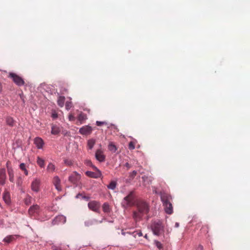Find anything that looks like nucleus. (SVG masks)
I'll list each match as a JSON object with an SVG mask.
<instances>
[{"label": "nucleus", "mask_w": 250, "mask_h": 250, "mask_svg": "<svg viewBox=\"0 0 250 250\" xmlns=\"http://www.w3.org/2000/svg\"><path fill=\"white\" fill-rule=\"evenodd\" d=\"M137 211L133 212V218L136 221L140 220L142 217L147 214L149 211L147 204L144 201H139L137 204Z\"/></svg>", "instance_id": "f257e3e1"}, {"label": "nucleus", "mask_w": 250, "mask_h": 250, "mask_svg": "<svg viewBox=\"0 0 250 250\" xmlns=\"http://www.w3.org/2000/svg\"><path fill=\"white\" fill-rule=\"evenodd\" d=\"M161 199L165 207V210L167 214H171L173 212V207L171 203L172 197L169 194L162 192L160 194Z\"/></svg>", "instance_id": "f03ea898"}, {"label": "nucleus", "mask_w": 250, "mask_h": 250, "mask_svg": "<svg viewBox=\"0 0 250 250\" xmlns=\"http://www.w3.org/2000/svg\"><path fill=\"white\" fill-rule=\"evenodd\" d=\"M151 229L155 235H160L164 232V226L161 221H155L151 225Z\"/></svg>", "instance_id": "7ed1b4c3"}, {"label": "nucleus", "mask_w": 250, "mask_h": 250, "mask_svg": "<svg viewBox=\"0 0 250 250\" xmlns=\"http://www.w3.org/2000/svg\"><path fill=\"white\" fill-rule=\"evenodd\" d=\"M8 77L11 78L13 82L19 86H22L25 84L23 79L15 73H10Z\"/></svg>", "instance_id": "20e7f679"}, {"label": "nucleus", "mask_w": 250, "mask_h": 250, "mask_svg": "<svg viewBox=\"0 0 250 250\" xmlns=\"http://www.w3.org/2000/svg\"><path fill=\"white\" fill-rule=\"evenodd\" d=\"M134 203V193L133 191H131L127 196L124 198L122 204L124 206H131Z\"/></svg>", "instance_id": "39448f33"}, {"label": "nucleus", "mask_w": 250, "mask_h": 250, "mask_svg": "<svg viewBox=\"0 0 250 250\" xmlns=\"http://www.w3.org/2000/svg\"><path fill=\"white\" fill-rule=\"evenodd\" d=\"M88 207L89 209L95 212L99 213L101 204L97 201H91L88 203Z\"/></svg>", "instance_id": "423d86ee"}, {"label": "nucleus", "mask_w": 250, "mask_h": 250, "mask_svg": "<svg viewBox=\"0 0 250 250\" xmlns=\"http://www.w3.org/2000/svg\"><path fill=\"white\" fill-rule=\"evenodd\" d=\"M41 180L39 179H35L31 183V188L34 192H38L40 191Z\"/></svg>", "instance_id": "0eeeda50"}, {"label": "nucleus", "mask_w": 250, "mask_h": 250, "mask_svg": "<svg viewBox=\"0 0 250 250\" xmlns=\"http://www.w3.org/2000/svg\"><path fill=\"white\" fill-rule=\"evenodd\" d=\"M93 168L97 170L96 172L87 171L85 172V174L87 176L91 178H98L100 177L102 175L101 171L98 169L96 167H93Z\"/></svg>", "instance_id": "6e6552de"}, {"label": "nucleus", "mask_w": 250, "mask_h": 250, "mask_svg": "<svg viewBox=\"0 0 250 250\" xmlns=\"http://www.w3.org/2000/svg\"><path fill=\"white\" fill-rule=\"evenodd\" d=\"M92 128L89 125H85L81 127L79 130V132L83 135H88L91 133Z\"/></svg>", "instance_id": "1a4fd4ad"}, {"label": "nucleus", "mask_w": 250, "mask_h": 250, "mask_svg": "<svg viewBox=\"0 0 250 250\" xmlns=\"http://www.w3.org/2000/svg\"><path fill=\"white\" fill-rule=\"evenodd\" d=\"M95 157L99 162H102L105 161V156L104 152L101 149H98L95 153Z\"/></svg>", "instance_id": "9d476101"}, {"label": "nucleus", "mask_w": 250, "mask_h": 250, "mask_svg": "<svg viewBox=\"0 0 250 250\" xmlns=\"http://www.w3.org/2000/svg\"><path fill=\"white\" fill-rule=\"evenodd\" d=\"M53 183L56 189L58 191H60L62 190V187L61 185V180L58 176H56L54 177L53 180Z\"/></svg>", "instance_id": "9b49d317"}, {"label": "nucleus", "mask_w": 250, "mask_h": 250, "mask_svg": "<svg viewBox=\"0 0 250 250\" xmlns=\"http://www.w3.org/2000/svg\"><path fill=\"white\" fill-rule=\"evenodd\" d=\"M39 212L40 207L37 205L31 206L28 210V212L30 215H34L35 214H38Z\"/></svg>", "instance_id": "f8f14e48"}, {"label": "nucleus", "mask_w": 250, "mask_h": 250, "mask_svg": "<svg viewBox=\"0 0 250 250\" xmlns=\"http://www.w3.org/2000/svg\"><path fill=\"white\" fill-rule=\"evenodd\" d=\"M34 143L38 149L42 148L44 145L43 140L40 137H36L34 139Z\"/></svg>", "instance_id": "ddd939ff"}, {"label": "nucleus", "mask_w": 250, "mask_h": 250, "mask_svg": "<svg viewBox=\"0 0 250 250\" xmlns=\"http://www.w3.org/2000/svg\"><path fill=\"white\" fill-rule=\"evenodd\" d=\"M6 178V171L5 169H0V184L3 185L5 183Z\"/></svg>", "instance_id": "4468645a"}, {"label": "nucleus", "mask_w": 250, "mask_h": 250, "mask_svg": "<svg viewBox=\"0 0 250 250\" xmlns=\"http://www.w3.org/2000/svg\"><path fill=\"white\" fill-rule=\"evenodd\" d=\"M3 199L4 202L7 204H9L11 202V199H10V193L7 191L5 190V191L3 193Z\"/></svg>", "instance_id": "2eb2a0df"}, {"label": "nucleus", "mask_w": 250, "mask_h": 250, "mask_svg": "<svg viewBox=\"0 0 250 250\" xmlns=\"http://www.w3.org/2000/svg\"><path fill=\"white\" fill-rule=\"evenodd\" d=\"M19 236V235H10L5 237L3 241L6 243L9 244L16 239V237Z\"/></svg>", "instance_id": "dca6fc26"}, {"label": "nucleus", "mask_w": 250, "mask_h": 250, "mask_svg": "<svg viewBox=\"0 0 250 250\" xmlns=\"http://www.w3.org/2000/svg\"><path fill=\"white\" fill-rule=\"evenodd\" d=\"M7 172L9 176V181L12 182L14 183V170L12 167H8V170Z\"/></svg>", "instance_id": "f3484780"}, {"label": "nucleus", "mask_w": 250, "mask_h": 250, "mask_svg": "<svg viewBox=\"0 0 250 250\" xmlns=\"http://www.w3.org/2000/svg\"><path fill=\"white\" fill-rule=\"evenodd\" d=\"M108 149L112 153H115L117 150V147L114 143L110 142L108 145Z\"/></svg>", "instance_id": "a211bd4d"}, {"label": "nucleus", "mask_w": 250, "mask_h": 250, "mask_svg": "<svg viewBox=\"0 0 250 250\" xmlns=\"http://www.w3.org/2000/svg\"><path fill=\"white\" fill-rule=\"evenodd\" d=\"M61 131L60 127L56 125H53L51 128V133L53 135H57Z\"/></svg>", "instance_id": "6ab92c4d"}, {"label": "nucleus", "mask_w": 250, "mask_h": 250, "mask_svg": "<svg viewBox=\"0 0 250 250\" xmlns=\"http://www.w3.org/2000/svg\"><path fill=\"white\" fill-rule=\"evenodd\" d=\"M6 122L7 125L10 126H13L15 124V121L13 118L9 116L6 117Z\"/></svg>", "instance_id": "aec40b11"}, {"label": "nucleus", "mask_w": 250, "mask_h": 250, "mask_svg": "<svg viewBox=\"0 0 250 250\" xmlns=\"http://www.w3.org/2000/svg\"><path fill=\"white\" fill-rule=\"evenodd\" d=\"M102 208H103V211L105 213H108L110 212L111 209H110V206H109L108 203H104L103 205Z\"/></svg>", "instance_id": "412c9836"}, {"label": "nucleus", "mask_w": 250, "mask_h": 250, "mask_svg": "<svg viewBox=\"0 0 250 250\" xmlns=\"http://www.w3.org/2000/svg\"><path fill=\"white\" fill-rule=\"evenodd\" d=\"M74 175H72L69 176V180L71 182L75 183L77 182V177H76V176H78L79 175H78V173L76 172H74Z\"/></svg>", "instance_id": "4be33fe9"}, {"label": "nucleus", "mask_w": 250, "mask_h": 250, "mask_svg": "<svg viewBox=\"0 0 250 250\" xmlns=\"http://www.w3.org/2000/svg\"><path fill=\"white\" fill-rule=\"evenodd\" d=\"M56 167L54 164L51 163H49L47 167V171L50 173L53 172L55 170Z\"/></svg>", "instance_id": "5701e85b"}, {"label": "nucleus", "mask_w": 250, "mask_h": 250, "mask_svg": "<svg viewBox=\"0 0 250 250\" xmlns=\"http://www.w3.org/2000/svg\"><path fill=\"white\" fill-rule=\"evenodd\" d=\"M37 163L41 167H44L45 162L44 160L39 156L37 157Z\"/></svg>", "instance_id": "b1692460"}, {"label": "nucleus", "mask_w": 250, "mask_h": 250, "mask_svg": "<svg viewBox=\"0 0 250 250\" xmlns=\"http://www.w3.org/2000/svg\"><path fill=\"white\" fill-rule=\"evenodd\" d=\"M64 101L65 97L64 96H60L57 102L58 105L61 107H62L64 105Z\"/></svg>", "instance_id": "393cba45"}, {"label": "nucleus", "mask_w": 250, "mask_h": 250, "mask_svg": "<svg viewBox=\"0 0 250 250\" xmlns=\"http://www.w3.org/2000/svg\"><path fill=\"white\" fill-rule=\"evenodd\" d=\"M86 118V114L83 113H80L78 117V120L81 122V123H82V122L85 120Z\"/></svg>", "instance_id": "a878e982"}, {"label": "nucleus", "mask_w": 250, "mask_h": 250, "mask_svg": "<svg viewBox=\"0 0 250 250\" xmlns=\"http://www.w3.org/2000/svg\"><path fill=\"white\" fill-rule=\"evenodd\" d=\"M95 144V141L94 139H90L88 141L87 146L90 149H92Z\"/></svg>", "instance_id": "bb28decb"}, {"label": "nucleus", "mask_w": 250, "mask_h": 250, "mask_svg": "<svg viewBox=\"0 0 250 250\" xmlns=\"http://www.w3.org/2000/svg\"><path fill=\"white\" fill-rule=\"evenodd\" d=\"M20 168H21V170H22V171H23L24 172V173L25 174V175L27 176L28 174V170L26 169V167H25V164L24 163H21L20 165Z\"/></svg>", "instance_id": "cd10ccee"}, {"label": "nucleus", "mask_w": 250, "mask_h": 250, "mask_svg": "<svg viewBox=\"0 0 250 250\" xmlns=\"http://www.w3.org/2000/svg\"><path fill=\"white\" fill-rule=\"evenodd\" d=\"M117 183L115 181H111L107 186V188L111 189H114L116 188Z\"/></svg>", "instance_id": "c85d7f7f"}, {"label": "nucleus", "mask_w": 250, "mask_h": 250, "mask_svg": "<svg viewBox=\"0 0 250 250\" xmlns=\"http://www.w3.org/2000/svg\"><path fill=\"white\" fill-rule=\"evenodd\" d=\"M32 198L29 195L26 196L24 199V203L26 205H29L31 203Z\"/></svg>", "instance_id": "c756f323"}, {"label": "nucleus", "mask_w": 250, "mask_h": 250, "mask_svg": "<svg viewBox=\"0 0 250 250\" xmlns=\"http://www.w3.org/2000/svg\"><path fill=\"white\" fill-rule=\"evenodd\" d=\"M136 175H137V171L135 170L133 171L131 173H130V175L129 176V179H127V180H128V181L132 180L134 178V177H135V176Z\"/></svg>", "instance_id": "7c9ffc66"}, {"label": "nucleus", "mask_w": 250, "mask_h": 250, "mask_svg": "<svg viewBox=\"0 0 250 250\" xmlns=\"http://www.w3.org/2000/svg\"><path fill=\"white\" fill-rule=\"evenodd\" d=\"M133 235L134 237H136L137 235H138V236H141L143 234L141 230H138L134 231L133 232Z\"/></svg>", "instance_id": "2f4dec72"}, {"label": "nucleus", "mask_w": 250, "mask_h": 250, "mask_svg": "<svg viewBox=\"0 0 250 250\" xmlns=\"http://www.w3.org/2000/svg\"><path fill=\"white\" fill-rule=\"evenodd\" d=\"M156 246L159 249L161 250L163 248L162 244L158 241H155Z\"/></svg>", "instance_id": "473e14b6"}, {"label": "nucleus", "mask_w": 250, "mask_h": 250, "mask_svg": "<svg viewBox=\"0 0 250 250\" xmlns=\"http://www.w3.org/2000/svg\"><path fill=\"white\" fill-rule=\"evenodd\" d=\"M128 148L130 150H133L135 148V145L133 142H130L128 144Z\"/></svg>", "instance_id": "72a5a7b5"}, {"label": "nucleus", "mask_w": 250, "mask_h": 250, "mask_svg": "<svg viewBox=\"0 0 250 250\" xmlns=\"http://www.w3.org/2000/svg\"><path fill=\"white\" fill-rule=\"evenodd\" d=\"M51 117L53 119H56L58 118V114L55 111H53L52 112Z\"/></svg>", "instance_id": "f704fd0d"}, {"label": "nucleus", "mask_w": 250, "mask_h": 250, "mask_svg": "<svg viewBox=\"0 0 250 250\" xmlns=\"http://www.w3.org/2000/svg\"><path fill=\"white\" fill-rule=\"evenodd\" d=\"M96 125L98 126H101V125H106L107 123L105 122L97 121Z\"/></svg>", "instance_id": "c9c22d12"}, {"label": "nucleus", "mask_w": 250, "mask_h": 250, "mask_svg": "<svg viewBox=\"0 0 250 250\" xmlns=\"http://www.w3.org/2000/svg\"><path fill=\"white\" fill-rule=\"evenodd\" d=\"M56 219L57 220H62L63 221V222H65V221H66L65 217H64L63 216H58V217H56Z\"/></svg>", "instance_id": "e433bc0d"}, {"label": "nucleus", "mask_w": 250, "mask_h": 250, "mask_svg": "<svg viewBox=\"0 0 250 250\" xmlns=\"http://www.w3.org/2000/svg\"><path fill=\"white\" fill-rule=\"evenodd\" d=\"M64 163L67 166H71L72 164V162L70 160L65 159L64 160Z\"/></svg>", "instance_id": "4c0bfd02"}, {"label": "nucleus", "mask_w": 250, "mask_h": 250, "mask_svg": "<svg viewBox=\"0 0 250 250\" xmlns=\"http://www.w3.org/2000/svg\"><path fill=\"white\" fill-rule=\"evenodd\" d=\"M22 184V179L21 177H19L17 181V184L18 186H21Z\"/></svg>", "instance_id": "58836bf2"}, {"label": "nucleus", "mask_w": 250, "mask_h": 250, "mask_svg": "<svg viewBox=\"0 0 250 250\" xmlns=\"http://www.w3.org/2000/svg\"><path fill=\"white\" fill-rule=\"evenodd\" d=\"M68 117L70 121H73L75 120V117L72 114H69Z\"/></svg>", "instance_id": "ea45409f"}, {"label": "nucleus", "mask_w": 250, "mask_h": 250, "mask_svg": "<svg viewBox=\"0 0 250 250\" xmlns=\"http://www.w3.org/2000/svg\"><path fill=\"white\" fill-rule=\"evenodd\" d=\"M125 167H126L128 169H129L131 167L129 163H126L125 164Z\"/></svg>", "instance_id": "a19ab883"}, {"label": "nucleus", "mask_w": 250, "mask_h": 250, "mask_svg": "<svg viewBox=\"0 0 250 250\" xmlns=\"http://www.w3.org/2000/svg\"><path fill=\"white\" fill-rule=\"evenodd\" d=\"M142 178L143 181L144 182H145L146 181V180L148 178V177L146 176H143Z\"/></svg>", "instance_id": "79ce46f5"}, {"label": "nucleus", "mask_w": 250, "mask_h": 250, "mask_svg": "<svg viewBox=\"0 0 250 250\" xmlns=\"http://www.w3.org/2000/svg\"><path fill=\"white\" fill-rule=\"evenodd\" d=\"M92 224V221H91L90 222H87L85 223V225L87 226H89L90 225H91Z\"/></svg>", "instance_id": "37998d69"}, {"label": "nucleus", "mask_w": 250, "mask_h": 250, "mask_svg": "<svg viewBox=\"0 0 250 250\" xmlns=\"http://www.w3.org/2000/svg\"><path fill=\"white\" fill-rule=\"evenodd\" d=\"M198 250H203V246H202V245L199 246V247L198 248Z\"/></svg>", "instance_id": "c03bdc74"}, {"label": "nucleus", "mask_w": 250, "mask_h": 250, "mask_svg": "<svg viewBox=\"0 0 250 250\" xmlns=\"http://www.w3.org/2000/svg\"><path fill=\"white\" fill-rule=\"evenodd\" d=\"M9 164H10V162L9 161H8L7 163H6V167H7V168L8 169V167H11L10 166H9Z\"/></svg>", "instance_id": "a18cd8bd"}, {"label": "nucleus", "mask_w": 250, "mask_h": 250, "mask_svg": "<svg viewBox=\"0 0 250 250\" xmlns=\"http://www.w3.org/2000/svg\"><path fill=\"white\" fill-rule=\"evenodd\" d=\"M65 106H66V108L67 109H68L69 108L68 104L66 103Z\"/></svg>", "instance_id": "49530a36"}, {"label": "nucleus", "mask_w": 250, "mask_h": 250, "mask_svg": "<svg viewBox=\"0 0 250 250\" xmlns=\"http://www.w3.org/2000/svg\"><path fill=\"white\" fill-rule=\"evenodd\" d=\"M54 250H62L61 249L59 248H55Z\"/></svg>", "instance_id": "de8ad7c7"}, {"label": "nucleus", "mask_w": 250, "mask_h": 250, "mask_svg": "<svg viewBox=\"0 0 250 250\" xmlns=\"http://www.w3.org/2000/svg\"><path fill=\"white\" fill-rule=\"evenodd\" d=\"M175 226H176V227H179V223H176L175 224Z\"/></svg>", "instance_id": "09e8293b"}, {"label": "nucleus", "mask_w": 250, "mask_h": 250, "mask_svg": "<svg viewBox=\"0 0 250 250\" xmlns=\"http://www.w3.org/2000/svg\"><path fill=\"white\" fill-rule=\"evenodd\" d=\"M1 89H2L1 84L0 83V92L1 91Z\"/></svg>", "instance_id": "8fccbe9b"}, {"label": "nucleus", "mask_w": 250, "mask_h": 250, "mask_svg": "<svg viewBox=\"0 0 250 250\" xmlns=\"http://www.w3.org/2000/svg\"><path fill=\"white\" fill-rule=\"evenodd\" d=\"M145 237L146 238V239L147 238V234H146V235H145Z\"/></svg>", "instance_id": "3c124183"}]
</instances>
